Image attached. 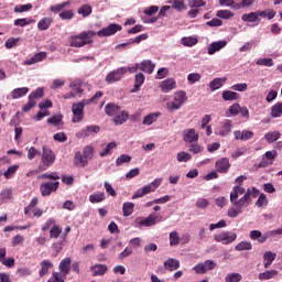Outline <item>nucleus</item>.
Returning a JSON list of instances; mask_svg holds the SVG:
<instances>
[{
  "label": "nucleus",
  "instance_id": "nucleus-29",
  "mask_svg": "<svg viewBox=\"0 0 282 282\" xmlns=\"http://www.w3.org/2000/svg\"><path fill=\"white\" fill-rule=\"evenodd\" d=\"M29 91L30 88L28 87L15 88L11 91V98L13 100H18V98H23V96H26Z\"/></svg>",
  "mask_w": 282,
  "mask_h": 282
},
{
  "label": "nucleus",
  "instance_id": "nucleus-27",
  "mask_svg": "<svg viewBox=\"0 0 282 282\" xmlns=\"http://www.w3.org/2000/svg\"><path fill=\"white\" fill-rule=\"evenodd\" d=\"M129 120V112L127 110H119V113L115 115L112 121L115 124H124Z\"/></svg>",
  "mask_w": 282,
  "mask_h": 282
},
{
  "label": "nucleus",
  "instance_id": "nucleus-56",
  "mask_svg": "<svg viewBox=\"0 0 282 282\" xmlns=\"http://www.w3.org/2000/svg\"><path fill=\"white\" fill-rule=\"evenodd\" d=\"M257 0H241L236 4L235 10H241L242 8H250L253 6Z\"/></svg>",
  "mask_w": 282,
  "mask_h": 282
},
{
  "label": "nucleus",
  "instance_id": "nucleus-45",
  "mask_svg": "<svg viewBox=\"0 0 282 282\" xmlns=\"http://www.w3.org/2000/svg\"><path fill=\"white\" fill-rule=\"evenodd\" d=\"M282 102H278L271 107V118H281Z\"/></svg>",
  "mask_w": 282,
  "mask_h": 282
},
{
  "label": "nucleus",
  "instance_id": "nucleus-35",
  "mask_svg": "<svg viewBox=\"0 0 282 282\" xmlns=\"http://www.w3.org/2000/svg\"><path fill=\"white\" fill-rule=\"evenodd\" d=\"M274 259H276V254L272 251H267L263 254V265L264 268H269L274 262Z\"/></svg>",
  "mask_w": 282,
  "mask_h": 282
},
{
  "label": "nucleus",
  "instance_id": "nucleus-1",
  "mask_svg": "<svg viewBox=\"0 0 282 282\" xmlns=\"http://www.w3.org/2000/svg\"><path fill=\"white\" fill-rule=\"evenodd\" d=\"M256 197H259V189H257V187L246 189V187L241 185L234 186L230 192L231 206L227 210V216L230 219L239 217Z\"/></svg>",
  "mask_w": 282,
  "mask_h": 282
},
{
  "label": "nucleus",
  "instance_id": "nucleus-23",
  "mask_svg": "<svg viewBox=\"0 0 282 282\" xmlns=\"http://www.w3.org/2000/svg\"><path fill=\"white\" fill-rule=\"evenodd\" d=\"M230 169V160L228 158H223L216 162V170L218 173H228Z\"/></svg>",
  "mask_w": 282,
  "mask_h": 282
},
{
  "label": "nucleus",
  "instance_id": "nucleus-62",
  "mask_svg": "<svg viewBox=\"0 0 282 282\" xmlns=\"http://www.w3.org/2000/svg\"><path fill=\"white\" fill-rule=\"evenodd\" d=\"M39 98H43V88H36L29 95V100H39Z\"/></svg>",
  "mask_w": 282,
  "mask_h": 282
},
{
  "label": "nucleus",
  "instance_id": "nucleus-58",
  "mask_svg": "<svg viewBox=\"0 0 282 282\" xmlns=\"http://www.w3.org/2000/svg\"><path fill=\"white\" fill-rule=\"evenodd\" d=\"M192 155L188 152H178L176 155V160L177 162H189V160H192Z\"/></svg>",
  "mask_w": 282,
  "mask_h": 282
},
{
  "label": "nucleus",
  "instance_id": "nucleus-43",
  "mask_svg": "<svg viewBox=\"0 0 282 282\" xmlns=\"http://www.w3.org/2000/svg\"><path fill=\"white\" fill-rule=\"evenodd\" d=\"M235 250L237 252H243V250H252V242L250 241H240L238 245H236Z\"/></svg>",
  "mask_w": 282,
  "mask_h": 282
},
{
  "label": "nucleus",
  "instance_id": "nucleus-8",
  "mask_svg": "<svg viewBox=\"0 0 282 282\" xmlns=\"http://www.w3.org/2000/svg\"><path fill=\"white\" fill-rule=\"evenodd\" d=\"M214 240L217 243H223L224 246H228L230 243H235L237 241V232L232 231H220L214 236Z\"/></svg>",
  "mask_w": 282,
  "mask_h": 282
},
{
  "label": "nucleus",
  "instance_id": "nucleus-39",
  "mask_svg": "<svg viewBox=\"0 0 282 282\" xmlns=\"http://www.w3.org/2000/svg\"><path fill=\"white\" fill-rule=\"evenodd\" d=\"M133 208H135V204L126 202L122 205L123 217H131L133 215Z\"/></svg>",
  "mask_w": 282,
  "mask_h": 282
},
{
  "label": "nucleus",
  "instance_id": "nucleus-11",
  "mask_svg": "<svg viewBox=\"0 0 282 282\" xmlns=\"http://www.w3.org/2000/svg\"><path fill=\"white\" fill-rule=\"evenodd\" d=\"M215 268H217V263L208 259L194 265L193 270L196 274H206V272H210L212 270H215Z\"/></svg>",
  "mask_w": 282,
  "mask_h": 282
},
{
  "label": "nucleus",
  "instance_id": "nucleus-51",
  "mask_svg": "<svg viewBox=\"0 0 282 282\" xmlns=\"http://www.w3.org/2000/svg\"><path fill=\"white\" fill-rule=\"evenodd\" d=\"M216 17H218V19H232V17H235V13L230 10H218L216 12Z\"/></svg>",
  "mask_w": 282,
  "mask_h": 282
},
{
  "label": "nucleus",
  "instance_id": "nucleus-59",
  "mask_svg": "<svg viewBox=\"0 0 282 282\" xmlns=\"http://www.w3.org/2000/svg\"><path fill=\"white\" fill-rule=\"evenodd\" d=\"M59 19L62 21H72L74 19V11L73 10H65L59 13Z\"/></svg>",
  "mask_w": 282,
  "mask_h": 282
},
{
  "label": "nucleus",
  "instance_id": "nucleus-3",
  "mask_svg": "<svg viewBox=\"0 0 282 282\" xmlns=\"http://www.w3.org/2000/svg\"><path fill=\"white\" fill-rule=\"evenodd\" d=\"M188 100V97L186 96V91L178 90L174 94L173 100L166 102V109L167 111H178V109H182L183 105Z\"/></svg>",
  "mask_w": 282,
  "mask_h": 282
},
{
  "label": "nucleus",
  "instance_id": "nucleus-32",
  "mask_svg": "<svg viewBox=\"0 0 282 282\" xmlns=\"http://www.w3.org/2000/svg\"><path fill=\"white\" fill-rule=\"evenodd\" d=\"M159 116H161L160 112H152L150 115H147L143 118L142 124H144L145 127H151V124H153V122L158 121Z\"/></svg>",
  "mask_w": 282,
  "mask_h": 282
},
{
  "label": "nucleus",
  "instance_id": "nucleus-15",
  "mask_svg": "<svg viewBox=\"0 0 282 282\" xmlns=\"http://www.w3.org/2000/svg\"><path fill=\"white\" fill-rule=\"evenodd\" d=\"M182 137H183V141L186 144H193L194 142L199 141V133H197L193 128L183 130Z\"/></svg>",
  "mask_w": 282,
  "mask_h": 282
},
{
  "label": "nucleus",
  "instance_id": "nucleus-31",
  "mask_svg": "<svg viewBox=\"0 0 282 282\" xmlns=\"http://www.w3.org/2000/svg\"><path fill=\"white\" fill-rule=\"evenodd\" d=\"M164 268L165 270L173 272L174 270H177L180 268V260L170 258L164 262Z\"/></svg>",
  "mask_w": 282,
  "mask_h": 282
},
{
  "label": "nucleus",
  "instance_id": "nucleus-54",
  "mask_svg": "<svg viewBox=\"0 0 282 282\" xmlns=\"http://www.w3.org/2000/svg\"><path fill=\"white\" fill-rule=\"evenodd\" d=\"M63 122L62 115H55L47 119V124H53L54 127H58Z\"/></svg>",
  "mask_w": 282,
  "mask_h": 282
},
{
  "label": "nucleus",
  "instance_id": "nucleus-48",
  "mask_svg": "<svg viewBox=\"0 0 282 282\" xmlns=\"http://www.w3.org/2000/svg\"><path fill=\"white\" fill-rule=\"evenodd\" d=\"M17 171H19V164L9 166L8 170L3 173L6 180L14 177V173H17Z\"/></svg>",
  "mask_w": 282,
  "mask_h": 282
},
{
  "label": "nucleus",
  "instance_id": "nucleus-34",
  "mask_svg": "<svg viewBox=\"0 0 282 282\" xmlns=\"http://www.w3.org/2000/svg\"><path fill=\"white\" fill-rule=\"evenodd\" d=\"M93 276H102L107 272V265L105 264H95L90 268Z\"/></svg>",
  "mask_w": 282,
  "mask_h": 282
},
{
  "label": "nucleus",
  "instance_id": "nucleus-17",
  "mask_svg": "<svg viewBox=\"0 0 282 282\" xmlns=\"http://www.w3.org/2000/svg\"><path fill=\"white\" fill-rule=\"evenodd\" d=\"M228 45V42L226 40H220L216 42H212L207 47V54L209 56H213L214 54H217V52H221L224 47Z\"/></svg>",
  "mask_w": 282,
  "mask_h": 282
},
{
  "label": "nucleus",
  "instance_id": "nucleus-18",
  "mask_svg": "<svg viewBox=\"0 0 282 282\" xmlns=\"http://www.w3.org/2000/svg\"><path fill=\"white\" fill-rule=\"evenodd\" d=\"M177 88V83L173 78L164 79L160 84V89L163 91V94H169L170 91H173V89Z\"/></svg>",
  "mask_w": 282,
  "mask_h": 282
},
{
  "label": "nucleus",
  "instance_id": "nucleus-42",
  "mask_svg": "<svg viewBox=\"0 0 282 282\" xmlns=\"http://www.w3.org/2000/svg\"><path fill=\"white\" fill-rule=\"evenodd\" d=\"M105 193L102 192H98L89 196L90 204H100V202H105Z\"/></svg>",
  "mask_w": 282,
  "mask_h": 282
},
{
  "label": "nucleus",
  "instance_id": "nucleus-5",
  "mask_svg": "<svg viewBox=\"0 0 282 282\" xmlns=\"http://www.w3.org/2000/svg\"><path fill=\"white\" fill-rule=\"evenodd\" d=\"M276 235H282V228L273 229L271 231H267L262 234L261 230H251L249 234V238L251 241H258V243H265L270 239V237H274Z\"/></svg>",
  "mask_w": 282,
  "mask_h": 282
},
{
  "label": "nucleus",
  "instance_id": "nucleus-53",
  "mask_svg": "<svg viewBox=\"0 0 282 282\" xmlns=\"http://www.w3.org/2000/svg\"><path fill=\"white\" fill-rule=\"evenodd\" d=\"M256 65H262L263 67H272L274 65V61L270 57L259 58L256 62Z\"/></svg>",
  "mask_w": 282,
  "mask_h": 282
},
{
  "label": "nucleus",
  "instance_id": "nucleus-41",
  "mask_svg": "<svg viewBox=\"0 0 282 282\" xmlns=\"http://www.w3.org/2000/svg\"><path fill=\"white\" fill-rule=\"evenodd\" d=\"M281 138V132L279 131H270L264 134V140L269 142V144H272V142H276Z\"/></svg>",
  "mask_w": 282,
  "mask_h": 282
},
{
  "label": "nucleus",
  "instance_id": "nucleus-21",
  "mask_svg": "<svg viewBox=\"0 0 282 282\" xmlns=\"http://www.w3.org/2000/svg\"><path fill=\"white\" fill-rule=\"evenodd\" d=\"M100 132V127L98 126H87L86 128L79 131L80 138H89V135H96V133Z\"/></svg>",
  "mask_w": 282,
  "mask_h": 282
},
{
  "label": "nucleus",
  "instance_id": "nucleus-47",
  "mask_svg": "<svg viewBox=\"0 0 282 282\" xmlns=\"http://www.w3.org/2000/svg\"><path fill=\"white\" fill-rule=\"evenodd\" d=\"M61 232H63V228L57 225H53L50 230V238L51 239H58L61 237Z\"/></svg>",
  "mask_w": 282,
  "mask_h": 282
},
{
  "label": "nucleus",
  "instance_id": "nucleus-4",
  "mask_svg": "<svg viewBox=\"0 0 282 282\" xmlns=\"http://www.w3.org/2000/svg\"><path fill=\"white\" fill-rule=\"evenodd\" d=\"M56 162V154H54V151L47 147L42 148V153H41V164L39 169L41 171H47L50 166H52Z\"/></svg>",
  "mask_w": 282,
  "mask_h": 282
},
{
  "label": "nucleus",
  "instance_id": "nucleus-61",
  "mask_svg": "<svg viewBox=\"0 0 282 282\" xmlns=\"http://www.w3.org/2000/svg\"><path fill=\"white\" fill-rule=\"evenodd\" d=\"M170 246H180V234L177 231L170 232Z\"/></svg>",
  "mask_w": 282,
  "mask_h": 282
},
{
  "label": "nucleus",
  "instance_id": "nucleus-28",
  "mask_svg": "<svg viewBox=\"0 0 282 282\" xmlns=\"http://www.w3.org/2000/svg\"><path fill=\"white\" fill-rule=\"evenodd\" d=\"M241 21H243L245 23H259L261 19H259L257 11H254L242 14Z\"/></svg>",
  "mask_w": 282,
  "mask_h": 282
},
{
  "label": "nucleus",
  "instance_id": "nucleus-2",
  "mask_svg": "<svg viewBox=\"0 0 282 282\" xmlns=\"http://www.w3.org/2000/svg\"><path fill=\"white\" fill-rule=\"evenodd\" d=\"M96 36V32L94 31H83L78 35H73L69 37L70 47H85V45H91L94 39Z\"/></svg>",
  "mask_w": 282,
  "mask_h": 282
},
{
  "label": "nucleus",
  "instance_id": "nucleus-49",
  "mask_svg": "<svg viewBox=\"0 0 282 282\" xmlns=\"http://www.w3.org/2000/svg\"><path fill=\"white\" fill-rule=\"evenodd\" d=\"M116 149V142L108 143L105 149H102L99 153L100 158H105L106 155L111 154V151Z\"/></svg>",
  "mask_w": 282,
  "mask_h": 282
},
{
  "label": "nucleus",
  "instance_id": "nucleus-20",
  "mask_svg": "<svg viewBox=\"0 0 282 282\" xmlns=\"http://www.w3.org/2000/svg\"><path fill=\"white\" fill-rule=\"evenodd\" d=\"M170 8L175 10L176 12H184V10H188V6L184 0H167Z\"/></svg>",
  "mask_w": 282,
  "mask_h": 282
},
{
  "label": "nucleus",
  "instance_id": "nucleus-12",
  "mask_svg": "<svg viewBox=\"0 0 282 282\" xmlns=\"http://www.w3.org/2000/svg\"><path fill=\"white\" fill-rule=\"evenodd\" d=\"M127 74V67H119L106 75V83L108 85H113V83H118V80H122V76Z\"/></svg>",
  "mask_w": 282,
  "mask_h": 282
},
{
  "label": "nucleus",
  "instance_id": "nucleus-40",
  "mask_svg": "<svg viewBox=\"0 0 282 282\" xmlns=\"http://www.w3.org/2000/svg\"><path fill=\"white\" fill-rule=\"evenodd\" d=\"M223 100L225 101H232V100H239V94L232 90H224L223 91Z\"/></svg>",
  "mask_w": 282,
  "mask_h": 282
},
{
  "label": "nucleus",
  "instance_id": "nucleus-55",
  "mask_svg": "<svg viewBox=\"0 0 282 282\" xmlns=\"http://www.w3.org/2000/svg\"><path fill=\"white\" fill-rule=\"evenodd\" d=\"M67 6H69V1L59 3V4H54L50 7V10L54 13V14H58V12H61L64 8H67Z\"/></svg>",
  "mask_w": 282,
  "mask_h": 282
},
{
  "label": "nucleus",
  "instance_id": "nucleus-36",
  "mask_svg": "<svg viewBox=\"0 0 282 282\" xmlns=\"http://www.w3.org/2000/svg\"><path fill=\"white\" fill-rule=\"evenodd\" d=\"M279 274V271L276 270H269L264 271L262 273H259L258 279L260 281H269V279H274Z\"/></svg>",
  "mask_w": 282,
  "mask_h": 282
},
{
  "label": "nucleus",
  "instance_id": "nucleus-6",
  "mask_svg": "<svg viewBox=\"0 0 282 282\" xmlns=\"http://www.w3.org/2000/svg\"><path fill=\"white\" fill-rule=\"evenodd\" d=\"M162 184V178H155L151 183L144 185L143 187L139 188L133 195L132 199H139L140 197H144L151 193H155L158 188H160Z\"/></svg>",
  "mask_w": 282,
  "mask_h": 282
},
{
  "label": "nucleus",
  "instance_id": "nucleus-44",
  "mask_svg": "<svg viewBox=\"0 0 282 282\" xmlns=\"http://www.w3.org/2000/svg\"><path fill=\"white\" fill-rule=\"evenodd\" d=\"M181 43L185 47H193V45H197L198 40L195 36H187V37H182Z\"/></svg>",
  "mask_w": 282,
  "mask_h": 282
},
{
  "label": "nucleus",
  "instance_id": "nucleus-7",
  "mask_svg": "<svg viewBox=\"0 0 282 282\" xmlns=\"http://www.w3.org/2000/svg\"><path fill=\"white\" fill-rule=\"evenodd\" d=\"M89 105V101L87 100H82L77 104H73L72 106V111H73V117H72V122L78 123L83 122L85 118V106Z\"/></svg>",
  "mask_w": 282,
  "mask_h": 282
},
{
  "label": "nucleus",
  "instance_id": "nucleus-37",
  "mask_svg": "<svg viewBox=\"0 0 282 282\" xmlns=\"http://www.w3.org/2000/svg\"><path fill=\"white\" fill-rule=\"evenodd\" d=\"M144 74L138 73L134 78V89H132V93L140 91V88L144 85Z\"/></svg>",
  "mask_w": 282,
  "mask_h": 282
},
{
  "label": "nucleus",
  "instance_id": "nucleus-60",
  "mask_svg": "<svg viewBox=\"0 0 282 282\" xmlns=\"http://www.w3.org/2000/svg\"><path fill=\"white\" fill-rule=\"evenodd\" d=\"M242 279L240 273H229L225 278V282H240Z\"/></svg>",
  "mask_w": 282,
  "mask_h": 282
},
{
  "label": "nucleus",
  "instance_id": "nucleus-46",
  "mask_svg": "<svg viewBox=\"0 0 282 282\" xmlns=\"http://www.w3.org/2000/svg\"><path fill=\"white\" fill-rule=\"evenodd\" d=\"M202 80V74L199 73H191L187 75L188 85H195V83H199Z\"/></svg>",
  "mask_w": 282,
  "mask_h": 282
},
{
  "label": "nucleus",
  "instance_id": "nucleus-25",
  "mask_svg": "<svg viewBox=\"0 0 282 282\" xmlns=\"http://www.w3.org/2000/svg\"><path fill=\"white\" fill-rule=\"evenodd\" d=\"M41 270L39 271V275L41 278L45 276L48 274L50 270L54 268V264L50 260H43L40 262Z\"/></svg>",
  "mask_w": 282,
  "mask_h": 282
},
{
  "label": "nucleus",
  "instance_id": "nucleus-26",
  "mask_svg": "<svg viewBox=\"0 0 282 282\" xmlns=\"http://www.w3.org/2000/svg\"><path fill=\"white\" fill-rule=\"evenodd\" d=\"M140 69L145 74H153V70L155 69V63H153L151 59H144L140 64Z\"/></svg>",
  "mask_w": 282,
  "mask_h": 282
},
{
  "label": "nucleus",
  "instance_id": "nucleus-30",
  "mask_svg": "<svg viewBox=\"0 0 282 282\" xmlns=\"http://www.w3.org/2000/svg\"><path fill=\"white\" fill-rule=\"evenodd\" d=\"M105 112L110 117L118 116V113H120V106L111 102L107 104L105 107Z\"/></svg>",
  "mask_w": 282,
  "mask_h": 282
},
{
  "label": "nucleus",
  "instance_id": "nucleus-22",
  "mask_svg": "<svg viewBox=\"0 0 282 282\" xmlns=\"http://www.w3.org/2000/svg\"><path fill=\"white\" fill-rule=\"evenodd\" d=\"M47 58V53L40 52L33 55L30 59H25L23 65H36V63H41Z\"/></svg>",
  "mask_w": 282,
  "mask_h": 282
},
{
  "label": "nucleus",
  "instance_id": "nucleus-9",
  "mask_svg": "<svg viewBox=\"0 0 282 282\" xmlns=\"http://www.w3.org/2000/svg\"><path fill=\"white\" fill-rule=\"evenodd\" d=\"M162 221V216H158L155 214H150L145 218H137L135 219V225L139 228H151V226H155V224H160Z\"/></svg>",
  "mask_w": 282,
  "mask_h": 282
},
{
  "label": "nucleus",
  "instance_id": "nucleus-16",
  "mask_svg": "<svg viewBox=\"0 0 282 282\" xmlns=\"http://www.w3.org/2000/svg\"><path fill=\"white\" fill-rule=\"evenodd\" d=\"M278 155H279V153L276 152V150L267 151L262 155V160L260 161V166L265 169V166H270V165L274 164V160H276Z\"/></svg>",
  "mask_w": 282,
  "mask_h": 282
},
{
  "label": "nucleus",
  "instance_id": "nucleus-10",
  "mask_svg": "<svg viewBox=\"0 0 282 282\" xmlns=\"http://www.w3.org/2000/svg\"><path fill=\"white\" fill-rule=\"evenodd\" d=\"M58 186H61V182L58 181H48L40 184V193L42 197H50L52 193H56L58 191Z\"/></svg>",
  "mask_w": 282,
  "mask_h": 282
},
{
  "label": "nucleus",
  "instance_id": "nucleus-50",
  "mask_svg": "<svg viewBox=\"0 0 282 282\" xmlns=\"http://www.w3.org/2000/svg\"><path fill=\"white\" fill-rule=\"evenodd\" d=\"M39 180H53L54 182H58L61 180V176H58V173H44L39 176Z\"/></svg>",
  "mask_w": 282,
  "mask_h": 282
},
{
  "label": "nucleus",
  "instance_id": "nucleus-13",
  "mask_svg": "<svg viewBox=\"0 0 282 282\" xmlns=\"http://www.w3.org/2000/svg\"><path fill=\"white\" fill-rule=\"evenodd\" d=\"M122 30V25L112 23L101 30H99L96 34L99 37H106V36H113L117 32H120Z\"/></svg>",
  "mask_w": 282,
  "mask_h": 282
},
{
  "label": "nucleus",
  "instance_id": "nucleus-14",
  "mask_svg": "<svg viewBox=\"0 0 282 282\" xmlns=\"http://www.w3.org/2000/svg\"><path fill=\"white\" fill-rule=\"evenodd\" d=\"M216 135H220V138H226V135H230L232 133V121L230 119H225L220 122V127L216 130Z\"/></svg>",
  "mask_w": 282,
  "mask_h": 282
},
{
  "label": "nucleus",
  "instance_id": "nucleus-63",
  "mask_svg": "<svg viewBox=\"0 0 282 282\" xmlns=\"http://www.w3.org/2000/svg\"><path fill=\"white\" fill-rule=\"evenodd\" d=\"M78 14H82V17H89L91 14V6L84 4L78 9Z\"/></svg>",
  "mask_w": 282,
  "mask_h": 282
},
{
  "label": "nucleus",
  "instance_id": "nucleus-38",
  "mask_svg": "<svg viewBox=\"0 0 282 282\" xmlns=\"http://www.w3.org/2000/svg\"><path fill=\"white\" fill-rule=\"evenodd\" d=\"M52 18H43L42 20H40L37 22V29L40 30V32H44L45 30L50 29V25H52Z\"/></svg>",
  "mask_w": 282,
  "mask_h": 282
},
{
  "label": "nucleus",
  "instance_id": "nucleus-64",
  "mask_svg": "<svg viewBox=\"0 0 282 282\" xmlns=\"http://www.w3.org/2000/svg\"><path fill=\"white\" fill-rule=\"evenodd\" d=\"M189 8H204L206 6V1L204 0H187Z\"/></svg>",
  "mask_w": 282,
  "mask_h": 282
},
{
  "label": "nucleus",
  "instance_id": "nucleus-24",
  "mask_svg": "<svg viewBox=\"0 0 282 282\" xmlns=\"http://www.w3.org/2000/svg\"><path fill=\"white\" fill-rule=\"evenodd\" d=\"M88 160L84 156L83 152L78 151L74 155V164L75 166H78L79 169H85V166L88 164Z\"/></svg>",
  "mask_w": 282,
  "mask_h": 282
},
{
  "label": "nucleus",
  "instance_id": "nucleus-33",
  "mask_svg": "<svg viewBox=\"0 0 282 282\" xmlns=\"http://www.w3.org/2000/svg\"><path fill=\"white\" fill-rule=\"evenodd\" d=\"M224 85H226V79L217 77L209 83V88L212 91H217V89H221Z\"/></svg>",
  "mask_w": 282,
  "mask_h": 282
},
{
  "label": "nucleus",
  "instance_id": "nucleus-19",
  "mask_svg": "<svg viewBox=\"0 0 282 282\" xmlns=\"http://www.w3.org/2000/svg\"><path fill=\"white\" fill-rule=\"evenodd\" d=\"M59 274L62 276H66L69 274V271L72 270V258H65L63 259L58 264Z\"/></svg>",
  "mask_w": 282,
  "mask_h": 282
},
{
  "label": "nucleus",
  "instance_id": "nucleus-57",
  "mask_svg": "<svg viewBox=\"0 0 282 282\" xmlns=\"http://www.w3.org/2000/svg\"><path fill=\"white\" fill-rule=\"evenodd\" d=\"M84 158L86 159V161L89 162V160H91L94 158V148L91 145H87L83 149V153Z\"/></svg>",
  "mask_w": 282,
  "mask_h": 282
},
{
  "label": "nucleus",
  "instance_id": "nucleus-52",
  "mask_svg": "<svg viewBox=\"0 0 282 282\" xmlns=\"http://www.w3.org/2000/svg\"><path fill=\"white\" fill-rule=\"evenodd\" d=\"M131 162V156L129 154H121L116 160V166H122V164H129Z\"/></svg>",
  "mask_w": 282,
  "mask_h": 282
}]
</instances>
